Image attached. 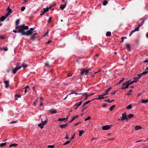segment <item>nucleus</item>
Here are the masks:
<instances>
[{
  "label": "nucleus",
  "mask_w": 148,
  "mask_h": 148,
  "mask_svg": "<svg viewBox=\"0 0 148 148\" xmlns=\"http://www.w3.org/2000/svg\"><path fill=\"white\" fill-rule=\"evenodd\" d=\"M29 28L28 26H25V24H23L16 27L15 28L16 29L17 31L16 30H13V31L15 33H21V34L23 35H25L28 36L31 35L33 32L32 31L34 30L33 28H31L29 30H27V32H25V30H28Z\"/></svg>",
  "instance_id": "obj_1"
},
{
  "label": "nucleus",
  "mask_w": 148,
  "mask_h": 148,
  "mask_svg": "<svg viewBox=\"0 0 148 148\" xmlns=\"http://www.w3.org/2000/svg\"><path fill=\"white\" fill-rule=\"evenodd\" d=\"M41 123L38 125V126L40 127L41 129H42L46 123L47 122V121H41Z\"/></svg>",
  "instance_id": "obj_2"
},
{
  "label": "nucleus",
  "mask_w": 148,
  "mask_h": 148,
  "mask_svg": "<svg viewBox=\"0 0 148 148\" xmlns=\"http://www.w3.org/2000/svg\"><path fill=\"white\" fill-rule=\"evenodd\" d=\"M105 96L104 94H103L101 95H99L98 96V97L97 98H94L93 99H92L91 101H93L95 100H100L101 99H103L104 98H106L108 97H104V96Z\"/></svg>",
  "instance_id": "obj_3"
},
{
  "label": "nucleus",
  "mask_w": 148,
  "mask_h": 148,
  "mask_svg": "<svg viewBox=\"0 0 148 148\" xmlns=\"http://www.w3.org/2000/svg\"><path fill=\"white\" fill-rule=\"evenodd\" d=\"M122 116L121 117V120H125L128 119V118L127 116V114L126 113L122 114Z\"/></svg>",
  "instance_id": "obj_4"
},
{
  "label": "nucleus",
  "mask_w": 148,
  "mask_h": 148,
  "mask_svg": "<svg viewBox=\"0 0 148 148\" xmlns=\"http://www.w3.org/2000/svg\"><path fill=\"white\" fill-rule=\"evenodd\" d=\"M111 126H112L111 125H104L102 127V129L104 130H108L110 129L111 128Z\"/></svg>",
  "instance_id": "obj_5"
},
{
  "label": "nucleus",
  "mask_w": 148,
  "mask_h": 148,
  "mask_svg": "<svg viewBox=\"0 0 148 148\" xmlns=\"http://www.w3.org/2000/svg\"><path fill=\"white\" fill-rule=\"evenodd\" d=\"M81 71L80 73L81 75H83L84 74H85L86 75H87L89 73L87 69L86 70L84 69H81Z\"/></svg>",
  "instance_id": "obj_6"
},
{
  "label": "nucleus",
  "mask_w": 148,
  "mask_h": 148,
  "mask_svg": "<svg viewBox=\"0 0 148 148\" xmlns=\"http://www.w3.org/2000/svg\"><path fill=\"white\" fill-rule=\"evenodd\" d=\"M21 67V66H19L18 68H17V67H15L12 70L13 73L14 74H15L17 71L20 69Z\"/></svg>",
  "instance_id": "obj_7"
},
{
  "label": "nucleus",
  "mask_w": 148,
  "mask_h": 148,
  "mask_svg": "<svg viewBox=\"0 0 148 148\" xmlns=\"http://www.w3.org/2000/svg\"><path fill=\"white\" fill-rule=\"evenodd\" d=\"M136 82V81H133L131 82H130V81H128L126 82H127V84L126 86V88H128L129 85L130 84H132L134 82Z\"/></svg>",
  "instance_id": "obj_8"
},
{
  "label": "nucleus",
  "mask_w": 148,
  "mask_h": 148,
  "mask_svg": "<svg viewBox=\"0 0 148 148\" xmlns=\"http://www.w3.org/2000/svg\"><path fill=\"white\" fill-rule=\"evenodd\" d=\"M144 63H147L145 65L146 69L145 70V71L148 70V60H146L143 61Z\"/></svg>",
  "instance_id": "obj_9"
},
{
  "label": "nucleus",
  "mask_w": 148,
  "mask_h": 148,
  "mask_svg": "<svg viewBox=\"0 0 148 148\" xmlns=\"http://www.w3.org/2000/svg\"><path fill=\"white\" fill-rule=\"evenodd\" d=\"M4 83L5 84V87L7 88L9 86V81L5 80L4 81Z\"/></svg>",
  "instance_id": "obj_10"
},
{
  "label": "nucleus",
  "mask_w": 148,
  "mask_h": 148,
  "mask_svg": "<svg viewBox=\"0 0 148 148\" xmlns=\"http://www.w3.org/2000/svg\"><path fill=\"white\" fill-rule=\"evenodd\" d=\"M139 30V29H138V28H137L136 27V28L134 30H133L131 31V32L130 33V36L134 32L136 31H137Z\"/></svg>",
  "instance_id": "obj_11"
},
{
  "label": "nucleus",
  "mask_w": 148,
  "mask_h": 148,
  "mask_svg": "<svg viewBox=\"0 0 148 148\" xmlns=\"http://www.w3.org/2000/svg\"><path fill=\"white\" fill-rule=\"evenodd\" d=\"M127 82H125L124 83H123L122 85V86L121 88L122 89H124L125 88H126V86L127 84Z\"/></svg>",
  "instance_id": "obj_12"
},
{
  "label": "nucleus",
  "mask_w": 148,
  "mask_h": 148,
  "mask_svg": "<svg viewBox=\"0 0 148 148\" xmlns=\"http://www.w3.org/2000/svg\"><path fill=\"white\" fill-rule=\"evenodd\" d=\"M66 2L65 3L64 5H62L60 7V8L62 10H63L66 7Z\"/></svg>",
  "instance_id": "obj_13"
},
{
  "label": "nucleus",
  "mask_w": 148,
  "mask_h": 148,
  "mask_svg": "<svg viewBox=\"0 0 148 148\" xmlns=\"http://www.w3.org/2000/svg\"><path fill=\"white\" fill-rule=\"evenodd\" d=\"M112 88L111 87H110L108 89L105 91V93L104 94L105 95H107L108 94V92Z\"/></svg>",
  "instance_id": "obj_14"
},
{
  "label": "nucleus",
  "mask_w": 148,
  "mask_h": 148,
  "mask_svg": "<svg viewBox=\"0 0 148 148\" xmlns=\"http://www.w3.org/2000/svg\"><path fill=\"white\" fill-rule=\"evenodd\" d=\"M8 8L6 9V10L8 11L7 12L8 13L11 14L12 12V10L8 6Z\"/></svg>",
  "instance_id": "obj_15"
},
{
  "label": "nucleus",
  "mask_w": 148,
  "mask_h": 148,
  "mask_svg": "<svg viewBox=\"0 0 148 148\" xmlns=\"http://www.w3.org/2000/svg\"><path fill=\"white\" fill-rule=\"evenodd\" d=\"M67 125L68 124L67 123L65 124L64 125H60L59 126L62 129L66 127L67 126Z\"/></svg>",
  "instance_id": "obj_16"
},
{
  "label": "nucleus",
  "mask_w": 148,
  "mask_h": 148,
  "mask_svg": "<svg viewBox=\"0 0 148 148\" xmlns=\"http://www.w3.org/2000/svg\"><path fill=\"white\" fill-rule=\"evenodd\" d=\"M6 18V17L5 16H1L0 18V20L3 21Z\"/></svg>",
  "instance_id": "obj_17"
},
{
  "label": "nucleus",
  "mask_w": 148,
  "mask_h": 148,
  "mask_svg": "<svg viewBox=\"0 0 148 148\" xmlns=\"http://www.w3.org/2000/svg\"><path fill=\"white\" fill-rule=\"evenodd\" d=\"M141 129V127L139 126L136 125L135 127V130H137Z\"/></svg>",
  "instance_id": "obj_18"
},
{
  "label": "nucleus",
  "mask_w": 148,
  "mask_h": 148,
  "mask_svg": "<svg viewBox=\"0 0 148 148\" xmlns=\"http://www.w3.org/2000/svg\"><path fill=\"white\" fill-rule=\"evenodd\" d=\"M84 132V131L83 130H80L79 131V135L81 136Z\"/></svg>",
  "instance_id": "obj_19"
},
{
  "label": "nucleus",
  "mask_w": 148,
  "mask_h": 148,
  "mask_svg": "<svg viewBox=\"0 0 148 148\" xmlns=\"http://www.w3.org/2000/svg\"><path fill=\"white\" fill-rule=\"evenodd\" d=\"M32 35L31 36V39L32 41H34L36 39L35 36L32 34Z\"/></svg>",
  "instance_id": "obj_20"
},
{
  "label": "nucleus",
  "mask_w": 148,
  "mask_h": 148,
  "mask_svg": "<svg viewBox=\"0 0 148 148\" xmlns=\"http://www.w3.org/2000/svg\"><path fill=\"white\" fill-rule=\"evenodd\" d=\"M51 8V7H47L46 8H43L44 10L45 11V12L48 11L49 9H50Z\"/></svg>",
  "instance_id": "obj_21"
},
{
  "label": "nucleus",
  "mask_w": 148,
  "mask_h": 148,
  "mask_svg": "<svg viewBox=\"0 0 148 148\" xmlns=\"http://www.w3.org/2000/svg\"><path fill=\"white\" fill-rule=\"evenodd\" d=\"M92 101H91V100L90 101H87L86 102L83 104V105L82 106V107H84L85 106L86 104H88V103H90V102Z\"/></svg>",
  "instance_id": "obj_22"
},
{
  "label": "nucleus",
  "mask_w": 148,
  "mask_h": 148,
  "mask_svg": "<svg viewBox=\"0 0 148 148\" xmlns=\"http://www.w3.org/2000/svg\"><path fill=\"white\" fill-rule=\"evenodd\" d=\"M126 47L127 49V51H130V45L128 44H126Z\"/></svg>",
  "instance_id": "obj_23"
},
{
  "label": "nucleus",
  "mask_w": 148,
  "mask_h": 148,
  "mask_svg": "<svg viewBox=\"0 0 148 148\" xmlns=\"http://www.w3.org/2000/svg\"><path fill=\"white\" fill-rule=\"evenodd\" d=\"M50 112L52 114L56 113L57 112L56 110L55 109H52L50 110Z\"/></svg>",
  "instance_id": "obj_24"
},
{
  "label": "nucleus",
  "mask_w": 148,
  "mask_h": 148,
  "mask_svg": "<svg viewBox=\"0 0 148 148\" xmlns=\"http://www.w3.org/2000/svg\"><path fill=\"white\" fill-rule=\"evenodd\" d=\"M148 102V99H146V100H144V99H142L141 100V102L142 103H145Z\"/></svg>",
  "instance_id": "obj_25"
},
{
  "label": "nucleus",
  "mask_w": 148,
  "mask_h": 148,
  "mask_svg": "<svg viewBox=\"0 0 148 148\" xmlns=\"http://www.w3.org/2000/svg\"><path fill=\"white\" fill-rule=\"evenodd\" d=\"M111 35V33L110 32H107L106 34V36L108 37H109Z\"/></svg>",
  "instance_id": "obj_26"
},
{
  "label": "nucleus",
  "mask_w": 148,
  "mask_h": 148,
  "mask_svg": "<svg viewBox=\"0 0 148 148\" xmlns=\"http://www.w3.org/2000/svg\"><path fill=\"white\" fill-rule=\"evenodd\" d=\"M134 116V115H133L131 114H130L129 115H128L127 117H128V119H130L131 118L133 117Z\"/></svg>",
  "instance_id": "obj_27"
},
{
  "label": "nucleus",
  "mask_w": 148,
  "mask_h": 148,
  "mask_svg": "<svg viewBox=\"0 0 148 148\" xmlns=\"http://www.w3.org/2000/svg\"><path fill=\"white\" fill-rule=\"evenodd\" d=\"M17 145V144L16 143H14L11 144L10 145L9 147H16Z\"/></svg>",
  "instance_id": "obj_28"
},
{
  "label": "nucleus",
  "mask_w": 148,
  "mask_h": 148,
  "mask_svg": "<svg viewBox=\"0 0 148 148\" xmlns=\"http://www.w3.org/2000/svg\"><path fill=\"white\" fill-rule=\"evenodd\" d=\"M68 118V117L67 116L66 118H59L58 119V120H65L66 119L67 120Z\"/></svg>",
  "instance_id": "obj_29"
},
{
  "label": "nucleus",
  "mask_w": 148,
  "mask_h": 148,
  "mask_svg": "<svg viewBox=\"0 0 148 148\" xmlns=\"http://www.w3.org/2000/svg\"><path fill=\"white\" fill-rule=\"evenodd\" d=\"M19 23V19H17L15 22V25L16 26H17L18 25Z\"/></svg>",
  "instance_id": "obj_30"
},
{
  "label": "nucleus",
  "mask_w": 148,
  "mask_h": 148,
  "mask_svg": "<svg viewBox=\"0 0 148 148\" xmlns=\"http://www.w3.org/2000/svg\"><path fill=\"white\" fill-rule=\"evenodd\" d=\"M115 105H113V106H111L110 108V110L111 111H112L113 109L115 107Z\"/></svg>",
  "instance_id": "obj_31"
},
{
  "label": "nucleus",
  "mask_w": 148,
  "mask_h": 148,
  "mask_svg": "<svg viewBox=\"0 0 148 148\" xmlns=\"http://www.w3.org/2000/svg\"><path fill=\"white\" fill-rule=\"evenodd\" d=\"M147 70L143 72L142 73H141V74L143 75H146L147 73H148V71H147Z\"/></svg>",
  "instance_id": "obj_32"
},
{
  "label": "nucleus",
  "mask_w": 148,
  "mask_h": 148,
  "mask_svg": "<svg viewBox=\"0 0 148 148\" xmlns=\"http://www.w3.org/2000/svg\"><path fill=\"white\" fill-rule=\"evenodd\" d=\"M132 108V106L131 104L129 105L126 108L127 109H130Z\"/></svg>",
  "instance_id": "obj_33"
},
{
  "label": "nucleus",
  "mask_w": 148,
  "mask_h": 148,
  "mask_svg": "<svg viewBox=\"0 0 148 148\" xmlns=\"http://www.w3.org/2000/svg\"><path fill=\"white\" fill-rule=\"evenodd\" d=\"M6 142L1 143L0 145V146L3 147L6 145Z\"/></svg>",
  "instance_id": "obj_34"
},
{
  "label": "nucleus",
  "mask_w": 148,
  "mask_h": 148,
  "mask_svg": "<svg viewBox=\"0 0 148 148\" xmlns=\"http://www.w3.org/2000/svg\"><path fill=\"white\" fill-rule=\"evenodd\" d=\"M82 95H84L86 96V97L84 99V100H86L87 99L88 97L87 95L86 94V92H85L84 93H82Z\"/></svg>",
  "instance_id": "obj_35"
},
{
  "label": "nucleus",
  "mask_w": 148,
  "mask_h": 148,
  "mask_svg": "<svg viewBox=\"0 0 148 148\" xmlns=\"http://www.w3.org/2000/svg\"><path fill=\"white\" fill-rule=\"evenodd\" d=\"M80 105L79 103L76 104H75L74 106H77V107L76 108H75L74 109H77V107L78 106H80Z\"/></svg>",
  "instance_id": "obj_36"
},
{
  "label": "nucleus",
  "mask_w": 148,
  "mask_h": 148,
  "mask_svg": "<svg viewBox=\"0 0 148 148\" xmlns=\"http://www.w3.org/2000/svg\"><path fill=\"white\" fill-rule=\"evenodd\" d=\"M79 116L78 115L75 116H73L72 118L71 119V120H75L76 117H78Z\"/></svg>",
  "instance_id": "obj_37"
},
{
  "label": "nucleus",
  "mask_w": 148,
  "mask_h": 148,
  "mask_svg": "<svg viewBox=\"0 0 148 148\" xmlns=\"http://www.w3.org/2000/svg\"><path fill=\"white\" fill-rule=\"evenodd\" d=\"M108 3V1L107 0H105L103 2V4L104 5H106Z\"/></svg>",
  "instance_id": "obj_38"
},
{
  "label": "nucleus",
  "mask_w": 148,
  "mask_h": 148,
  "mask_svg": "<svg viewBox=\"0 0 148 148\" xmlns=\"http://www.w3.org/2000/svg\"><path fill=\"white\" fill-rule=\"evenodd\" d=\"M34 30L32 31L33 32L31 35L32 34L33 35L35 36L37 34V33L35 31H34Z\"/></svg>",
  "instance_id": "obj_39"
},
{
  "label": "nucleus",
  "mask_w": 148,
  "mask_h": 148,
  "mask_svg": "<svg viewBox=\"0 0 148 148\" xmlns=\"http://www.w3.org/2000/svg\"><path fill=\"white\" fill-rule=\"evenodd\" d=\"M70 141H67L66 142H65V143H64L63 144V145H66L67 144H68L70 142Z\"/></svg>",
  "instance_id": "obj_40"
},
{
  "label": "nucleus",
  "mask_w": 148,
  "mask_h": 148,
  "mask_svg": "<svg viewBox=\"0 0 148 148\" xmlns=\"http://www.w3.org/2000/svg\"><path fill=\"white\" fill-rule=\"evenodd\" d=\"M132 90H129L127 93V95H130L131 94L130 92H132Z\"/></svg>",
  "instance_id": "obj_41"
},
{
  "label": "nucleus",
  "mask_w": 148,
  "mask_h": 148,
  "mask_svg": "<svg viewBox=\"0 0 148 148\" xmlns=\"http://www.w3.org/2000/svg\"><path fill=\"white\" fill-rule=\"evenodd\" d=\"M27 65H25L23 64H22V66L23 67L24 69H25V68H27Z\"/></svg>",
  "instance_id": "obj_42"
},
{
  "label": "nucleus",
  "mask_w": 148,
  "mask_h": 148,
  "mask_svg": "<svg viewBox=\"0 0 148 148\" xmlns=\"http://www.w3.org/2000/svg\"><path fill=\"white\" fill-rule=\"evenodd\" d=\"M91 118V117L90 116H88V117L87 118H85L84 119V120H90Z\"/></svg>",
  "instance_id": "obj_43"
},
{
  "label": "nucleus",
  "mask_w": 148,
  "mask_h": 148,
  "mask_svg": "<svg viewBox=\"0 0 148 148\" xmlns=\"http://www.w3.org/2000/svg\"><path fill=\"white\" fill-rule=\"evenodd\" d=\"M104 101H105V102H108L109 103H111L110 101V100L109 99H105V100Z\"/></svg>",
  "instance_id": "obj_44"
},
{
  "label": "nucleus",
  "mask_w": 148,
  "mask_h": 148,
  "mask_svg": "<svg viewBox=\"0 0 148 148\" xmlns=\"http://www.w3.org/2000/svg\"><path fill=\"white\" fill-rule=\"evenodd\" d=\"M127 38V37H122L121 39V42H123V40L124 39H126Z\"/></svg>",
  "instance_id": "obj_45"
},
{
  "label": "nucleus",
  "mask_w": 148,
  "mask_h": 148,
  "mask_svg": "<svg viewBox=\"0 0 148 148\" xmlns=\"http://www.w3.org/2000/svg\"><path fill=\"white\" fill-rule=\"evenodd\" d=\"M25 8L24 6H22L21 8V10L22 11H23L25 9Z\"/></svg>",
  "instance_id": "obj_46"
},
{
  "label": "nucleus",
  "mask_w": 148,
  "mask_h": 148,
  "mask_svg": "<svg viewBox=\"0 0 148 148\" xmlns=\"http://www.w3.org/2000/svg\"><path fill=\"white\" fill-rule=\"evenodd\" d=\"M54 147V145H49L48 146V148H53Z\"/></svg>",
  "instance_id": "obj_47"
},
{
  "label": "nucleus",
  "mask_w": 148,
  "mask_h": 148,
  "mask_svg": "<svg viewBox=\"0 0 148 148\" xmlns=\"http://www.w3.org/2000/svg\"><path fill=\"white\" fill-rule=\"evenodd\" d=\"M21 95H20V94H17V95H16L15 96V97H17L18 98H20L21 97Z\"/></svg>",
  "instance_id": "obj_48"
},
{
  "label": "nucleus",
  "mask_w": 148,
  "mask_h": 148,
  "mask_svg": "<svg viewBox=\"0 0 148 148\" xmlns=\"http://www.w3.org/2000/svg\"><path fill=\"white\" fill-rule=\"evenodd\" d=\"M52 19V17H50L49 18V19L48 20V23H49L51 21Z\"/></svg>",
  "instance_id": "obj_49"
},
{
  "label": "nucleus",
  "mask_w": 148,
  "mask_h": 148,
  "mask_svg": "<svg viewBox=\"0 0 148 148\" xmlns=\"http://www.w3.org/2000/svg\"><path fill=\"white\" fill-rule=\"evenodd\" d=\"M45 12H46L44 10L43 11H42L41 13L40 14V15H44Z\"/></svg>",
  "instance_id": "obj_50"
},
{
  "label": "nucleus",
  "mask_w": 148,
  "mask_h": 148,
  "mask_svg": "<svg viewBox=\"0 0 148 148\" xmlns=\"http://www.w3.org/2000/svg\"><path fill=\"white\" fill-rule=\"evenodd\" d=\"M138 79L137 78V77H136L134 78V80L133 81H136L135 82H137L138 80Z\"/></svg>",
  "instance_id": "obj_51"
},
{
  "label": "nucleus",
  "mask_w": 148,
  "mask_h": 148,
  "mask_svg": "<svg viewBox=\"0 0 148 148\" xmlns=\"http://www.w3.org/2000/svg\"><path fill=\"white\" fill-rule=\"evenodd\" d=\"M143 75L142 74H141V73L140 74H138L137 75L139 76L138 77H137V78L138 79H140V77L142 76Z\"/></svg>",
  "instance_id": "obj_52"
},
{
  "label": "nucleus",
  "mask_w": 148,
  "mask_h": 148,
  "mask_svg": "<svg viewBox=\"0 0 148 148\" xmlns=\"http://www.w3.org/2000/svg\"><path fill=\"white\" fill-rule=\"evenodd\" d=\"M142 25H142V24H141V23H140V24H139L138 25V27H136V28H138V29H139V27H140Z\"/></svg>",
  "instance_id": "obj_53"
},
{
  "label": "nucleus",
  "mask_w": 148,
  "mask_h": 148,
  "mask_svg": "<svg viewBox=\"0 0 148 148\" xmlns=\"http://www.w3.org/2000/svg\"><path fill=\"white\" fill-rule=\"evenodd\" d=\"M82 123V122H78L77 123L75 124L74 125L76 126L77 125H79V124H80Z\"/></svg>",
  "instance_id": "obj_54"
},
{
  "label": "nucleus",
  "mask_w": 148,
  "mask_h": 148,
  "mask_svg": "<svg viewBox=\"0 0 148 148\" xmlns=\"http://www.w3.org/2000/svg\"><path fill=\"white\" fill-rule=\"evenodd\" d=\"M147 18H145L144 20H142V21L140 23H141V24H142L143 25L144 22L145 20H147Z\"/></svg>",
  "instance_id": "obj_55"
},
{
  "label": "nucleus",
  "mask_w": 148,
  "mask_h": 148,
  "mask_svg": "<svg viewBox=\"0 0 148 148\" xmlns=\"http://www.w3.org/2000/svg\"><path fill=\"white\" fill-rule=\"evenodd\" d=\"M3 49L4 50V51H6L8 50V49L7 47H3Z\"/></svg>",
  "instance_id": "obj_56"
},
{
  "label": "nucleus",
  "mask_w": 148,
  "mask_h": 148,
  "mask_svg": "<svg viewBox=\"0 0 148 148\" xmlns=\"http://www.w3.org/2000/svg\"><path fill=\"white\" fill-rule=\"evenodd\" d=\"M93 68V67H91V68H90L88 69H87L88 70V72H89V71H90L92 70V69Z\"/></svg>",
  "instance_id": "obj_57"
},
{
  "label": "nucleus",
  "mask_w": 148,
  "mask_h": 148,
  "mask_svg": "<svg viewBox=\"0 0 148 148\" xmlns=\"http://www.w3.org/2000/svg\"><path fill=\"white\" fill-rule=\"evenodd\" d=\"M5 38V37L3 36H2L0 37V38L1 39H4Z\"/></svg>",
  "instance_id": "obj_58"
},
{
  "label": "nucleus",
  "mask_w": 148,
  "mask_h": 148,
  "mask_svg": "<svg viewBox=\"0 0 148 148\" xmlns=\"http://www.w3.org/2000/svg\"><path fill=\"white\" fill-rule=\"evenodd\" d=\"M17 121H13L11 122H10V124H13L14 123H16V122Z\"/></svg>",
  "instance_id": "obj_59"
},
{
  "label": "nucleus",
  "mask_w": 148,
  "mask_h": 148,
  "mask_svg": "<svg viewBox=\"0 0 148 148\" xmlns=\"http://www.w3.org/2000/svg\"><path fill=\"white\" fill-rule=\"evenodd\" d=\"M10 14V13H9L7 12V13H6L5 16L6 18L7 16H8Z\"/></svg>",
  "instance_id": "obj_60"
},
{
  "label": "nucleus",
  "mask_w": 148,
  "mask_h": 148,
  "mask_svg": "<svg viewBox=\"0 0 148 148\" xmlns=\"http://www.w3.org/2000/svg\"><path fill=\"white\" fill-rule=\"evenodd\" d=\"M51 42V41L50 40H49L48 42H46V44H49L50 42Z\"/></svg>",
  "instance_id": "obj_61"
},
{
  "label": "nucleus",
  "mask_w": 148,
  "mask_h": 148,
  "mask_svg": "<svg viewBox=\"0 0 148 148\" xmlns=\"http://www.w3.org/2000/svg\"><path fill=\"white\" fill-rule=\"evenodd\" d=\"M45 66H48V67H50V66H49V64L48 63H45Z\"/></svg>",
  "instance_id": "obj_62"
},
{
  "label": "nucleus",
  "mask_w": 148,
  "mask_h": 148,
  "mask_svg": "<svg viewBox=\"0 0 148 148\" xmlns=\"http://www.w3.org/2000/svg\"><path fill=\"white\" fill-rule=\"evenodd\" d=\"M75 134H74V135H73V137H72L71 138V140H72L74 138V137H75Z\"/></svg>",
  "instance_id": "obj_63"
},
{
  "label": "nucleus",
  "mask_w": 148,
  "mask_h": 148,
  "mask_svg": "<svg viewBox=\"0 0 148 148\" xmlns=\"http://www.w3.org/2000/svg\"><path fill=\"white\" fill-rule=\"evenodd\" d=\"M72 75V74H71V73H68V75H67V77H69L71 76V75Z\"/></svg>",
  "instance_id": "obj_64"
}]
</instances>
